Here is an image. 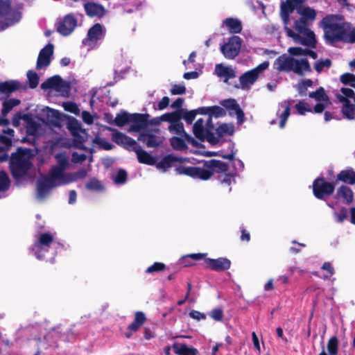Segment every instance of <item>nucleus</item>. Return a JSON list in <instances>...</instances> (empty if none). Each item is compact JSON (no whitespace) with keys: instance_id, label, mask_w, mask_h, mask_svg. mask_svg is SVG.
Returning a JSON list of instances; mask_svg holds the SVG:
<instances>
[{"instance_id":"24","label":"nucleus","mask_w":355,"mask_h":355,"mask_svg":"<svg viewBox=\"0 0 355 355\" xmlns=\"http://www.w3.org/2000/svg\"><path fill=\"white\" fill-rule=\"evenodd\" d=\"M68 129L71 132V135L76 138L75 141L77 143L83 144L85 139L79 135L80 132L85 134V130L83 129L80 122L76 119H72L68 123Z\"/></svg>"},{"instance_id":"36","label":"nucleus","mask_w":355,"mask_h":355,"mask_svg":"<svg viewBox=\"0 0 355 355\" xmlns=\"http://www.w3.org/2000/svg\"><path fill=\"white\" fill-rule=\"evenodd\" d=\"M291 102L290 101H284L281 103H279V107L284 109L282 113L279 114L280 121H279V128H284L285 127L286 123L291 114Z\"/></svg>"},{"instance_id":"49","label":"nucleus","mask_w":355,"mask_h":355,"mask_svg":"<svg viewBox=\"0 0 355 355\" xmlns=\"http://www.w3.org/2000/svg\"><path fill=\"white\" fill-rule=\"evenodd\" d=\"M327 350L329 355H337L338 351V340L336 336H332L328 340Z\"/></svg>"},{"instance_id":"13","label":"nucleus","mask_w":355,"mask_h":355,"mask_svg":"<svg viewBox=\"0 0 355 355\" xmlns=\"http://www.w3.org/2000/svg\"><path fill=\"white\" fill-rule=\"evenodd\" d=\"M54 46L51 43L47 44L42 48L38 55L36 69H41L50 65L53 55Z\"/></svg>"},{"instance_id":"48","label":"nucleus","mask_w":355,"mask_h":355,"mask_svg":"<svg viewBox=\"0 0 355 355\" xmlns=\"http://www.w3.org/2000/svg\"><path fill=\"white\" fill-rule=\"evenodd\" d=\"M85 187L89 191H101L104 187L101 182L95 178H91L85 184Z\"/></svg>"},{"instance_id":"6","label":"nucleus","mask_w":355,"mask_h":355,"mask_svg":"<svg viewBox=\"0 0 355 355\" xmlns=\"http://www.w3.org/2000/svg\"><path fill=\"white\" fill-rule=\"evenodd\" d=\"M269 64L268 61H264L255 68L243 73L239 77L241 88L245 89L249 85H253L258 79L259 74L268 68Z\"/></svg>"},{"instance_id":"39","label":"nucleus","mask_w":355,"mask_h":355,"mask_svg":"<svg viewBox=\"0 0 355 355\" xmlns=\"http://www.w3.org/2000/svg\"><path fill=\"white\" fill-rule=\"evenodd\" d=\"M304 34H305L306 37H301V39H300V40L297 42H300L301 44L304 46H309L311 48H315L317 41L313 31L309 29Z\"/></svg>"},{"instance_id":"56","label":"nucleus","mask_w":355,"mask_h":355,"mask_svg":"<svg viewBox=\"0 0 355 355\" xmlns=\"http://www.w3.org/2000/svg\"><path fill=\"white\" fill-rule=\"evenodd\" d=\"M166 268V266L164 263L155 262L153 265L146 268V272L148 274H153L154 272L163 271Z\"/></svg>"},{"instance_id":"14","label":"nucleus","mask_w":355,"mask_h":355,"mask_svg":"<svg viewBox=\"0 0 355 355\" xmlns=\"http://www.w3.org/2000/svg\"><path fill=\"white\" fill-rule=\"evenodd\" d=\"M205 263L206 268L219 272L227 270L231 267V261L226 257L206 258Z\"/></svg>"},{"instance_id":"46","label":"nucleus","mask_w":355,"mask_h":355,"mask_svg":"<svg viewBox=\"0 0 355 355\" xmlns=\"http://www.w3.org/2000/svg\"><path fill=\"white\" fill-rule=\"evenodd\" d=\"M10 186V180L8 173L0 170V193L8 191Z\"/></svg>"},{"instance_id":"55","label":"nucleus","mask_w":355,"mask_h":355,"mask_svg":"<svg viewBox=\"0 0 355 355\" xmlns=\"http://www.w3.org/2000/svg\"><path fill=\"white\" fill-rule=\"evenodd\" d=\"M331 60L329 58L325 60L320 59L314 64V69L318 73H320L324 67H331Z\"/></svg>"},{"instance_id":"22","label":"nucleus","mask_w":355,"mask_h":355,"mask_svg":"<svg viewBox=\"0 0 355 355\" xmlns=\"http://www.w3.org/2000/svg\"><path fill=\"white\" fill-rule=\"evenodd\" d=\"M291 71L298 76H303L305 73H311L312 69L307 58H302L300 60L294 58Z\"/></svg>"},{"instance_id":"11","label":"nucleus","mask_w":355,"mask_h":355,"mask_svg":"<svg viewBox=\"0 0 355 355\" xmlns=\"http://www.w3.org/2000/svg\"><path fill=\"white\" fill-rule=\"evenodd\" d=\"M159 130H146L141 132L138 140L144 144L148 148H157L162 143V139L156 135Z\"/></svg>"},{"instance_id":"61","label":"nucleus","mask_w":355,"mask_h":355,"mask_svg":"<svg viewBox=\"0 0 355 355\" xmlns=\"http://www.w3.org/2000/svg\"><path fill=\"white\" fill-rule=\"evenodd\" d=\"M233 179V175L230 173H224L223 175H220L218 176V180L222 184H225L227 187H230L232 184V181ZM231 187H229V191H231Z\"/></svg>"},{"instance_id":"16","label":"nucleus","mask_w":355,"mask_h":355,"mask_svg":"<svg viewBox=\"0 0 355 355\" xmlns=\"http://www.w3.org/2000/svg\"><path fill=\"white\" fill-rule=\"evenodd\" d=\"M57 187L55 179L51 178V175L49 173L48 176L39 180L37 182V195L38 198H43L49 192L51 189Z\"/></svg>"},{"instance_id":"25","label":"nucleus","mask_w":355,"mask_h":355,"mask_svg":"<svg viewBox=\"0 0 355 355\" xmlns=\"http://www.w3.org/2000/svg\"><path fill=\"white\" fill-rule=\"evenodd\" d=\"M133 151L137 154V159L139 163L149 166H153L156 164V158L145 150L141 148L138 144L134 148Z\"/></svg>"},{"instance_id":"3","label":"nucleus","mask_w":355,"mask_h":355,"mask_svg":"<svg viewBox=\"0 0 355 355\" xmlns=\"http://www.w3.org/2000/svg\"><path fill=\"white\" fill-rule=\"evenodd\" d=\"M21 13L17 9L12 8L11 0H0V31L19 22Z\"/></svg>"},{"instance_id":"59","label":"nucleus","mask_w":355,"mask_h":355,"mask_svg":"<svg viewBox=\"0 0 355 355\" xmlns=\"http://www.w3.org/2000/svg\"><path fill=\"white\" fill-rule=\"evenodd\" d=\"M170 132H173L178 135H182V133L186 134L183 123L179 121L178 123H174L168 126Z\"/></svg>"},{"instance_id":"63","label":"nucleus","mask_w":355,"mask_h":355,"mask_svg":"<svg viewBox=\"0 0 355 355\" xmlns=\"http://www.w3.org/2000/svg\"><path fill=\"white\" fill-rule=\"evenodd\" d=\"M340 82L344 85L353 84L355 82V75L350 73H345L340 76Z\"/></svg>"},{"instance_id":"30","label":"nucleus","mask_w":355,"mask_h":355,"mask_svg":"<svg viewBox=\"0 0 355 355\" xmlns=\"http://www.w3.org/2000/svg\"><path fill=\"white\" fill-rule=\"evenodd\" d=\"M336 198H340L347 205H350L354 201V192L347 185L343 184L336 191Z\"/></svg>"},{"instance_id":"51","label":"nucleus","mask_w":355,"mask_h":355,"mask_svg":"<svg viewBox=\"0 0 355 355\" xmlns=\"http://www.w3.org/2000/svg\"><path fill=\"white\" fill-rule=\"evenodd\" d=\"M27 78L29 82V87L34 89L37 87L39 84L40 78L36 72L29 70L27 72Z\"/></svg>"},{"instance_id":"64","label":"nucleus","mask_w":355,"mask_h":355,"mask_svg":"<svg viewBox=\"0 0 355 355\" xmlns=\"http://www.w3.org/2000/svg\"><path fill=\"white\" fill-rule=\"evenodd\" d=\"M209 315L216 321H221L223 318V311L221 308L217 307L211 310Z\"/></svg>"},{"instance_id":"60","label":"nucleus","mask_w":355,"mask_h":355,"mask_svg":"<svg viewBox=\"0 0 355 355\" xmlns=\"http://www.w3.org/2000/svg\"><path fill=\"white\" fill-rule=\"evenodd\" d=\"M196 111L194 110L190 111H184L182 113V119H183L187 123L191 124L196 116Z\"/></svg>"},{"instance_id":"47","label":"nucleus","mask_w":355,"mask_h":355,"mask_svg":"<svg viewBox=\"0 0 355 355\" xmlns=\"http://www.w3.org/2000/svg\"><path fill=\"white\" fill-rule=\"evenodd\" d=\"M170 143L171 146L177 150H184L188 148L184 139L181 137H173L170 139Z\"/></svg>"},{"instance_id":"4","label":"nucleus","mask_w":355,"mask_h":355,"mask_svg":"<svg viewBox=\"0 0 355 355\" xmlns=\"http://www.w3.org/2000/svg\"><path fill=\"white\" fill-rule=\"evenodd\" d=\"M335 182H327L322 176L318 177L313 182V194L318 200H324L335 191Z\"/></svg>"},{"instance_id":"31","label":"nucleus","mask_w":355,"mask_h":355,"mask_svg":"<svg viewBox=\"0 0 355 355\" xmlns=\"http://www.w3.org/2000/svg\"><path fill=\"white\" fill-rule=\"evenodd\" d=\"M187 161L186 158L178 157L172 154H168L164 157L157 164V167L158 168L164 169L166 171L167 168L172 166L175 162L183 163Z\"/></svg>"},{"instance_id":"33","label":"nucleus","mask_w":355,"mask_h":355,"mask_svg":"<svg viewBox=\"0 0 355 355\" xmlns=\"http://www.w3.org/2000/svg\"><path fill=\"white\" fill-rule=\"evenodd\" d=\"M300 16V19L309 22L313 21L315 19L317 13L316 11L309 6H302V5L297 7V12Z\"/></svg>"},{"instance_id":"52","label":"nucleus","mask_w":355,"mask_h":355,"mask_svg":"<svg viewBox=\"0 0 355 355\" xmlns=\"http://www.w3.org/2000/svg\"><path fill=\"white\" fill-rule=\"evenodd\" d=\"M309 22L304 20L301 19L300 18L297 19L294 23V28L300 33H306L309 28H307Z\"/></svg>"},{"instance_id":"42","label":"nucleus","mask_w":355,"mask_h":355,"mask_svg":"<svg viewBox=\"0 0 355 355\" xmlns=\"http://www.w3.org/2000/svg\"><path fill=\"white\" fill-rule=\"evenodd\" d=\"M21 103V101L17 98H10L3 101L1 110V114L3 116H6L13 107L19 105Z\"/></svg>"},{"instance_id":"19","label":"nucleus","mask_w":355,"mask_h":355,"mask_svg":"<svg viewBox=\"0 0 355 355\" xmlns=\"http://www.w3.org/2000/svg\"><path fill=\"white\" fill-rule=\"evenodd\" d=\"M55 159L57 160L58 164L53 166L49 173L51 175L55 178H58L62 171H64L69 166V158L68 157L63 153H59L55 155Z\"/></svg>"},{"instance_id":"2","label":"nucleus","mask_w":355,"mask_h":355,"mask_svg":"<svg viewBox=\"0 0 355 355\" xmlns=\"http://www.w3.org/2000/svg\"><path fill=\"white\" fill-rule=\"evenodd\" d=\"M33 155L30 148L18 147L9 159V168L12 177L15 180H20L28 176L33 168L32 159Z\"/></svg>"},{"instance_id":"58","label":"nucleus","mask_w":355,"mask_h":355,"mask_svg":"<svg viewBox=\"0 0 355 355\" xmlns=\"http://www.w3.org/2000/svg\"><path fill=\"white\" fill-rule=\"evenodd\" d=\"M63 107L64 110L73 113L74 114H78L80 110L77 104L74 102L67 101L63 103Z\"/></svg>"},{"instance_id":"1","label":"nucleus","mask_w":355,"mask_h":355,"mask_svg":"<svg viewBox=\"0 0 355 355\" xmlns=\"http://www.w3.org/2000/svg\"><path fill=\"white\" fill-rule=\"evenodd\" d=\"M321 24L324 29V37L331 43L335 42L355 43V27L352 28L351 24L337 23L334 15L324 17Z\"/></svg>"},{"instance_id":"23","label":"nucleus","mask_w":355,"mask_h":355,"mask_svg":"<svg viewBox=\"0 0 355 355\" xmlns=\"http://www.w3.org/2000/svg\"><path fill=\"white\" fill-rule=\"evenodd\" d=\"M21 87L20 82L17 80L0 82V94H3L5 96L8 97L13 92L20 89Z\"/></svg>"},{"instance_id":"35","label":"nucleus","mask_w":355,"mask_h":355,"mask_svg":"<svg viewBox=\"0 0 355 355\" xmlns=\"http://www.w3.org/2000/svg\"><path fill=\"white\" fill-rule=\"evenodd\" d=\"M146 320L145 314L141 311H137L135 313L133 322L128 325L127 329L130 331H137L145 323Z\"/></svg>"},{"instance_id":"40","label":"nucleus","mask_w":355,"mask_h":355,"mask_svg":"<svg viewBox=\"0 0 355 355\" xmlns=\"http://www.w3.org/2000/svg\"><path fill=\"white\" fill-rule=\"evenodd\" d=\"M205 128L207 129V141L213 145L218 143V137H215V134L212 132L214 129V125L212 121V117L210 116H208Z\"/></svg>"},{"instance_id":"50","label":"nucleus","mask_w":355,"mask_h":355,"mask_svg":"<svg viewBox=\"0 0 355 355\" xmlns=\"http://www.w3.org/2000/svg\"><path fill=\"white\" fill-rule=\"evenodd\" d=\"M309 97L312 98H315V100L320 101H328L329 97L325 94L324 89L323 87H320L318 89H316L315 92H312L309 93Z\"/></svg>"},{"instance_id":"45","label":"nucleus","mask_w":355,"mask_h":355,"mask_svg":"<svg viewBox=\"0 0 355 355\" xmlns=\"http://www.w3.org/2000/svg\"><path fill=\"white\" fill-rule=\"evenodd\" d=\"M130 114H131L125 111L117 114L114 120V123L119 127H122L125 124L129 123Z\"/></svg>"},{"instance_id":"41","label":"nucleus","mask_w":355,"mask_h":355,"mask_svg":"<svg viewBox=\"0 0 355 355\" xmlns=\"http://www.w3.org/2000/svg\"><path fill=\"white\" fill-rule=\"evenodd\" d=\"M216 71L219 77H225L226 80L235 77L234 71L232 69L223 66L222 64H218L216 66Z\"/></svg>"},{"instance_id":"38","label":"nucleus","mask_w":355,"mask_h":355,"mask_svg":"<svg viewBox=\"0 0 355 355\" xmlns=\"http://www.w3.org/2000/svg\"><path fill=\"white\" fill-rule=\"evenodd\" d=\"M53 242V236L49 232L40 234L38 236L37 241L35 243V246L37 248L43 247H49Z\"/></svg>"},{"instance_id":"21","label":"nucleus","mask_w":355,"mask_h":355,"mask_svg":"<svg viewBox=\"0 0 355 355\" xmlns=\"http://www.w3.org/2000/svg\"><path fill=\"white\" fill-rule=\"evenodd\" d=\"M221 105L227 110H232L234 112L237 118V123L241 124L245 121V114L242 109L235 99H226L221 102Z\"/></svg>"},{"instance_id":"10","label":"nucleus","mask_w":355,"mask_h":355,"mask_svg":"<svg viewBox=\"0 0 355 355\" xmlns=\"http://www.w3.org/2000/svg\"><path fill=\"white\" fill-rule=\"evenodd\" d=\"M107 129L112 132V141L117 145L121 146L128 150H133L137 145L135 139L124 133L109 127Z\"/></svg>"},{"instance_id":"20","label":"nucleus","mask_w":355,"mask_h":355,"mask_svg":"<svg viewBox=\"0 0 355 355\" xmlns=\"http://www.w3.org/2000/svg\"><path fill=\"white\" fill-rule=\"evenodd\" d=\"M294 58L283 54L274 62L273 67L278 71L290 72L293 69Z\"/></svg>"},{"instance_id":"32","label":"nucleus","mask_w":355,"mask_h":355,"mask_svg":"<svg viewBox=\"0 0 355 355\" xmlns=\"http://www.w3.org/2000/svg\"><path fill=\"white\" fill-rule=\"evenodd\" d=\"M193 132L196 138L201 141L205 139L207 141V129L204 125V120L202 119H198L193 126Z\"/></svg>"},{"instance_id":"44","label":"nucleus","mask_w":355,"mask_h":355,"mask_svg":"<svg viewBox=\"0 0 355 355\" xmlns=\"http://www.w3.org/2000/svg\"><path fill=\"white\" fill-rule=\"evenodd\" d=\"M234 130L232 125L230 126L226 123H223L219 125L216 130L215 137H218V141L220 139L223 137L225 135H232L234 134Z\"/></svg>"},{"instance_id":"57","label":"nucleus","mask_w":355,"mask_h":355,"mask_svg":"<svg viewBox=\"0 0 355 355\" xmlns=\"http://www.w3.org/2000/svg\"><path fill=\"white\" fill-rule=\"evenodd\" d=\"M128 173L124 169H119L114 178V182L118 184H123L126 182Z\"/></svg>"},{"instance_id":"28","label":"nucleus","mask_w":355,"mask_h":355,"mask_svg":"<svg viewBox=\"0 0 355 355\" xmlns=\"http://www.w3.org/2000/svg\"><path fill=\"white\" fill-rule=\"evenodd\" d=\"M307 0H286L282 2L280 6V15H290L295 10L297 11V7L302 5Z\"/></svg>"},{"instance_id":"9","label":"nucleus","mask_w":355,"mask_h":355,"mask_svg":"<svg viewBox=\"0 0 355 355\" xmlns=\"http://www.w3.org/2000/svg\"><path fill=\"white\" fill-rule=\"evenodd\" d=\"M42 89H53L57 92H63L68 94L69 92V85L64 82L59 75H55L47 78L41 84Z\"/></svg>"},{"instance_id":"43","label":"nucleus","mask_w":355,"mask_h":355,"mask_svg":"<svg viewBox=\"0 0 355 355\" xmlns=\"http://www.w3.org/2000/svg\"><path fill=\"white\" fill-rule=\"evenodd\" d=\"M51 178L55 179V181H59L56 183L57 186L68 184L71 182H75L73 173H65L64 171H62V173L58 178H55L51 175Z\"/></svg>"},{"instance_id":"62","label":"nucleus","mask_w":355,"mask_h":355,"mask_svg":"<svg viewBox=\"0 0 355 355\" xmlns=\"http://www.w3.org/2000/svg\"><path fill=\"white\" fill-rule=\"evenodd\" d=\"M321 268L327 271V274L324 275L322 279H329L335 272L334 268L329 262H324Z\"/></svg>"},{"instance_id":"54","label":"nucleus","mask_w":355,"mask_h":355,"mask_svg":"<svg viewBox=\"0 0 355 355\" xmlns=\"http://www.w3.org/2000/svg\"><path fill=\"white\" fill-rule=\"evenodd\" d=\"M226 115V112L225 110L220 107V106H218V105H214V106H211L209 107V116L213 117H216V118H219V117H222V116H225Z\"/></svg>"},{"instance_id":"34","label":"nucleus","mask_w":355,"mask_h":355,"mask_svg":"<svg viewBox=\"0 0 355 355\" xmlns=\"http://www.w3.org/2000/svg\"><path fill=\"white\" fill-rule=\"evenodd\" d=\"M174 352L178 355H197L198 351L193 347H188L184 343H174L173 345Z\"/></svg>"},{"instance_id":"18","label":"nucleus","mask_w":355,"mask_h":355,"mask_svg":"<svg viewBox=\"0 0 355 355\" xmlns=\"http://www.w3.org/2000/svg\"><path fill=\"white\" fill-rule=\"evenodd\" d=\"M83 7L86 15L91 18L102 19L107 12L103 5L94 2H86Z\"/></svg>"},{"instance_id":"15","label":"nucleus","mask_w":355,"mask_h":355,"mask_svg":"<svg viewBox=\"0 0 355 355\" xmlns=\"http://www.w3.org/2000/svg\"><path fill=\"white\" fill-rule=\"evenodd\" d=\"M77 26V20L72 14H68L58 23L57 31L64 36L70 35Z\"/></svg>"},{"instance_id":"17","label":"nucleus","mask_w":355,"mask_h":355,"mask_svg":"<svg viewBox=\"0 0 355 355\" xmlns=\"http://www.w3.org/2000/svg\"><path fill=\"white\" fill-rule=\"evenodd\" d=\"M198 163L202 164L205 168H208V170L211 172V177L214 173H225L229 169L227 164L218 159L202 160Z\"/></svg>"},{"instance_id":"29","label":"nucleus","mask_w":355,"mask_h":355,"mask_svg":"<svg viewBox=\"0 0 355 355\" xmlns=\"http://www.w3.org/2000/svg\"><path fill=\"white\" fill-rule=\"evenodd\" d=\"M45 338L49 342H51V339L54 340V341L53 342L52 344H51V345L55 347H58V340H62L66 343L72 341V338L69 336L67 331L64 332H60L58 331H55V329H53L52 331L49 332L46 336Z\"/></svg>"},{"instance_id":"53","label":"nucleus","mask_w":355,"mask_h":355,"mask_svg":"<svg viewBox=\"0 0 355 355\" xmlns=\"http://www.w3.org/2000/svg\"><path fill=\"white\" fill-rule=\"evenodd\" d=\"M295 109L300 115H304L306 112H312V109L309 105L303 101H299L295 105Z\"/></svg>"},{"instance_id":"5","label":"nucleus","mask_w":355,"mask_h":355,"mask_svg":"<svg viewBox=\"0 0 355 355\" xmlns=\"http://www.w3.org/2000/svg\"><path fill=\"white\" fill-rule=\"evenodd\" d=\"M175 171L179 175H184L193 179L206 181L211 178V172L208 168L199 166H180L176 167Z\"/></svg>"},{"instance_id":"27","label":"nucleus","mask_w":355,"mask_h":355,"mask_svg":"<svg viewBox=\"0 0 355 355\" xmlns=\"http://www.w3.org/2000/svg\"><path fill=\"white\" fill-rule=\"evenodd\" d=\"M340 103H343L342 113L349 120L355 119V105L352 104L349 99L341 95L338 96Z\"/></svg>"},{"instance_id":"37","label":"nucleus","mask_w":355,"mask_h":355,"mask_svg":"<svg viewBox=\"0 0 355 355\" xmlns=\"http://www.w3.org/2000/svg\"><path fill=\"white\" fill-rule=\"evenodd\" d=\"M231 33H240L242 31V24L238 19L229 17L224 21Z\"/></svg>"},{"instance_id":"8","label":"nucleus","mask_w":355,"mask_h":355,"mask_svg":"<svg viewBox=\"0 0 355 355\" xmlns=\"http://www.w3.org/2000/svg\"><path fill=\"white\" fill-rule=\"evenodd\" d=\"M105 32L106 30L102 24L99 23L94 24L88 30L87 37L83 40V44L85 46L95 44L105 36Z\"/></svg>"},{"instance_id":"12","label":"nucleus","mask_w":355,"mask_h":355,"mask_svg":"<svg viewBox=\"0 0 355 355\" xmlns=\"http://www.w3.org/2000/svg\"><path fill=\"white\" fill-rule=\"evenodd\" d=\"M150 115L148 114L133 113L130 114V132H139L146 129L149 125L148 119Z\"/></svg>"},{"instance_id":"26","label":"nucleus","mask_w":355,"mask_h":355,"mask_svg":"<svg viewBox=\"0 0 355 355\" xmlns=\"http://www.w3.org/2000/svg\"><path fill=\"white\" fill-rule=\"evenodd\" d=\"M342 182L346 184H355V171L352 168L342 170L336 175L335 183Z\"/></svg>"},{"instance_id":"7","label":"nucleus","mask_w":355,"mask_h":355,"mask_svg":"<svg viewBox=\"0 0 355 355\" xmlns=\"http://www.w3.org/2000/svg\"><path fill=\"white\" fill-rule=\"evenodd\" d=\"M241 38L239 36L231 37L228 42L220 46L221 53L225 58L232 60L236 58L241 50Z\"/></svg>"}]
</instances>
